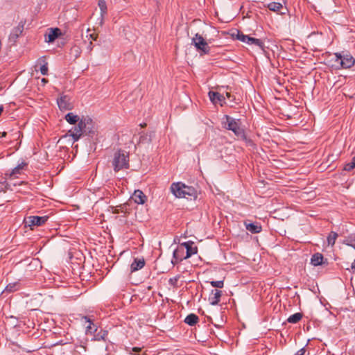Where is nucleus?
Returning <instances> with one entry per match:
<instances>
[{"label":"nucleus","instance_id":"obj_11","mask_svg":"<svg viewBox=\"0 0 355 355\" xmlns=\"http://www.w3.org/2000/svg\"><path fill=\"white\" fill-rule=\"evenodd\" d=\"M184 248L180 245L178 246V248L173 252V258L171 261L172 263L175 265L181 261L182 259H184Z\"/></svg>","mask_w":355,"mask_h":355},{"label":"nucleus","instance_id":"obj_18","mask_svg":"<svg viewBox=\"0 0 355 355\" xmlns=\"http://www.w3.org/2000/svg\"><path fill=\"white\" fill-rule=\"evenodd\" d=\"M323 256L320 253L314 254L311 259V263L315 266H320L322 263Z\"/></svg>","mask_w":355,"mask_h":355},{"label":"nucleus","instance_id":"obj_23","mask_svg":"<svg viewBox=\"0 0 355 355\" xmlns=\"http://www.w3.org/2000/svg\"><path fill=\"white\" fill-rule=\"evenodd\" d=\"M282 4L279 2H271L268 4L267 8L274 12H279L280 10L282 8Z\"/></svg>","mask_w":355,"mask_h":355},{"label":"nucleus","instance_id":"obj_24","mask_svg":"<svg viewBox=\"0 0 355 355\" xmlns=\"http://www.w3.org/2000/svg\"><path fill=\"white\" fill-rule=\"evenodd\" d=\"M26 164L25 163L19 164L17 166L12 169V172L10 174V178L17 177V175L21 174V170Z\"/></svg>","mask_w":355,"mask_h":355},{"label":"nucleus","instance_id":"obj_38","mask_svg":"<svg viewBox=\"0 0 355 355\" xmlns=\"http://www.w3.org/2000/svg\"><path fill=\"white\" fill-rule=\"evenodd\" d=\"M92 49H93V44H92V41H90L89 43V45L87 46V49L89 50V54L91 53L92 51Z\"/></svg>","mask_w":355,"mask_h":355},{"label":"nucleus","instance_id":"obj_28","mask_svg":"<svg viewBox=\"0 0 355 355\" xmlns=\"http://www.w3.org/2000/svg\"><path fill=\"white\" fill-rule=\"evenodd\" d=\"M355 168V156L352 158V161L345 164L344 169L350 171Z\"/></svg>","mask_w":355,"mask_h":355},{"label":"nucleus","instance_id":"obj_14","mask_svg":"<svg viewBox=\"0 0 355 355\" xmlns=\"http://www.w3.org/2000/svg\"><path fill=\"white\" fill-rule=\"evenodd\" d=\"M222 295V291L219 290H213L211 293V295L209 297V302L211 305H217L218 304L220 297Z\"/></svg>","mask_w":355,"mask_h":355},{"label":"nucleus","instance_id":"obj_15","mask_svg":"<svg viewBox=\"0 0 355 355\" xmlns=\"http://www.w3.org/2000/svg\"><path fill=\"white\" fill-rule=\"evenodd\" d=\"M60 34L59 28L51 29L48 34L46 35L45 41L47 42H53Z\"/></svg>","mask_w":355,"mask_h":355},{"label":"nucleus","instance_id":"obj_10","mask_svg":"<svg viewBox=\"0 0 355 355\" xmlns=\"http://www.w3.org/2000/svg\"><path fill=\"white\" fill-rule=\"evenodd\" d=\"M209 96L211 101L214 104L220 103L223 105L225 103V96L218 92H209Z\"/></svg>","mask_w":355,"mask_h":355},{"label":"nucleus","instance_id":"obj_30","mask_svg":"<svg viewBox=\"0 0 355 355\" xmlns=\"http://www.w3.org/2000/svg\"><path fill=\"white\" fill-rule=\"evenodd\" d=\"M18 284L17 283H13V284H9L6 287V291L8 292H13L15 291H17L18 289Z\"/></svg>","mask_w":355,"mask_h":355},{"label":"nucleus","instance_id":"obj_41","mask_svg":"<svg viewBox=\"0 0 355 355\" xmlns=\"http://www.w3.org/2000/svg\"><path fill=\"white\" fill-rule=\"evenodd\" d=\"M352 269L353 270V271L355 272V260L353 261V263H352Z\"/></svg>","mask_w":355,"mask_h":355},{"label":"nucleus","instance_id":"obj_25","mask_svg":"<svg viewBox=\"0 0 355 355\" xmlns=\"http://www.w3.org/2000/svg\"><path fill=\"white\" fill-rule=\"evenodd\" d=\"M302 318V314L301 313H296L295 314L291 315L288 319L287 321L289 323H297Z\"/></svg>","mask_w":355,"mask_h":355},{"label":"nucleus","instance_id":"obj_26","mask_svg":"<svg viewBox=\"0 0 355 355\" xmlns=\"http://www.w3.org/2000/svg\"><path fill=\"white\" fill-rule=\"evenodd\" d=\"M337 237L338 234L334 232H331L327 237L328 244L333 246L335 244Z\"/></svg>","mask_w":355,"mask_h":355},{"label":"nucleus","instance_id":"obj_3","mask_svg":"<svg viewBox=\"0 0 355 355\" xmlns=\"http://www.w3.org/2000/svg\"><path fill=\"white\" fill-rule=\"evenodd\" d=\"M223 127L232 131L238 137H243L244 130L241 127V122L239 119H235L228 115H225L223 119Z\"/></svg>","mask_w":355,"mask_h":355},{"label":"nucleus","instance_id":"obj_13","mask_svg":"<svg viewBox=\"0 0 355 355\" xmlns=\"http://www.w3.org/2000/svg\"><path fill=\"white\" fill-rule=\"evenodd\" d=\"M132 199L137 203V204H144L146 200V196L145 194L140 190H137L134 192Z\"/></svg>","mask_w":355,"mask_h":355},{"label":"nucleus","instance_id":"obj_43","mask_svg":"<svg viewBox=\"0 0 355 355\" xmlns=\"http://www.w3.org/2000/svg\"><path fill=\"white\" fill-rule=\"evenodd\" d=\"M47 82H48V80L46 78L42 79V83H43V85H45Z\"/></svg>","mask_w":355,"mask_h":355},{"label":"nucleus","instance_id":"obj_35","mask_svg":"<svg viewBox=\"0 0 355 355\" xmlns=\"http://www.w3.org/2000/svg\"><path fill=\"white\" fill-rule=\"evenodd\" d=\"M127 351L129 352V354H134L140 352L141 351V348L135 347L130 349H127Z\"/></svg>","mask_w":355,"mask_h":355},{"label":"nucleus","instance_id":"obj_39","mask_svg":"<svg viewBox=\"0 0 355 355\" xmlns=\"http://www.w3.org/2000/svg\"><path fill=\"white\" fill-rule=\"evenodd\" d=\"M107 333L106 331H103V335H101L100 338H98V340L102 339L105 340V336H107Z\"/></svg>","mask_w":355,"mask_h":355},{"label":"nucleus","instance_id":"obj_6","mask_svg":"<svg viewBox=\"0 0 355 355\" xmlns=\"http://www.w3.org/2000/svg\"><path fill=\"white\" fill-rule=\"evenodd\" d=\"M49 217L45 216H31L25 219L26 225L33 229L35 226H40L46 223L48 220Z\"/></svg>","mask_w":355,"mask_h":355},{"label":"nucleus","instance_id":"obj_1","mask_svg":"<svg viewBox=\"0 0 355 355\" xmlns=\"http://www.w3.org/2000/svg\"><path fill=\"white\" fill-rule=\"evenodd\" d=\"M84 132L88 134L94 132V122L88 116H83L78 122L77 125L69 130L68 135L72 137L73 141H77Z\"/></svg>","mask_w":355,"mask_h":355},{"label":"nucleus","instance_id":"obj_44","mask_svg":"<svg viewBox=\"0 0 355 355\" xmlns=\"http://www.w3.org/2000/svg\"><path fill=\"white\" fill-rule=\"evenodd\" d=\"M3 110V106H0V115L1 114Z\"/></svg>","mask_w":355,"mask_h":355},{"label":"nucleus","instance_id":"obj_8","mask_svg":"<svg viewBox=\"0 0 355 355\" xmlns=\"http://www.w3.org/2000/svg\"><path fill=\"white\" fill-rule=\"evenodd\" d=\"M180 246L184 248V250H186V255L184 259H188L198 252V248L192 241L184 242L180 244Z\"/></svg>","mask_w":355,"mask_h":355},{"label":"nucleus","instance_id":"obj_32","mask_svg":"<svg viewBox=\"0 0 355 355\" xmlns=\"http://www.w3.org/2000/svg\"><path fill=\"white\" fill-rule=\"evenodd\" d=\"M210 284L215 288H222L224 286L223 281H211Z\"/></svg>","mask_w":355,"mask_h":355},{"label":"nucleus","instance_id":"obj_2","mask_svg":"<svg viewBox=\"0 0 355 355\" xmlns=\"http://www.w3.org/2000/svg\"><path fill=\"white\" fill-rule=\"evenodd\" d=\"M171 191L177 198H196L197 191L193 187L187 186L182 182L173 183Z\"/></svg>","mask_w":355,"mask_h":355},{"label":"nucleus","instance_id":"obj_21","mask_svg":"<svg viewBox=\"0 0 355 355\" xmlns=\"http://www.w3.org/2000/svg\"><path fill=\"white\" fill-rule=\"evenodd\" d=\"M198 321V317L193 313L188 315L184 319V322L190 326L196 324Z\"/></svg>","mask_w":355,"mask_h":355},{"label":"nucleus","instance_id":"obj_4","mask_svg":"<svg viewBox=\"0 0 355 355\" xmlns=\"http://www.w3.org/2000/svg\"><path fill=\"white\" fill-rule=\"evenodd\" d=\"M115 172L129 168V156L122 150H119L114 154L112 162Z\"/></svg>","mask_w":355,"mask_h":355},{"label":"nucleus","instance_id":"obj_40","mask_svg":"<svg viewBox=\"0 0 355 355\" xmlns=\"http://www.w3.org/2000/svg\"><path fill=\"white\" fill-rule=\"evenodd\" d=\"M89 37L90 39H92L91 41L96 40V37H97L96 35H95L94 34H92V33L89 35Z\"/></svg>","mask_w":355,"mask_h":355},{"label":"nucleus","instance_id":"obj_7","mask_svg":"<svg viewBox=\"0 0 355 355\" xmlns=\"http://www.w3.org/2000/svg\"><path fill=\"white\" fill-rule=\"evenodd\" d=\"M340 60V69H348L355 64L354 58L349 53H341V57L338 58Z\"/></svg>","mask_w":355,"mask_h":355},{"label":"nucleus","instance_id":"obj_33","mask_svg":"<svg viewBox=\"0 0 355 355\" xmlns=\"http://www.w3.org/2000/svg\"><path fill=\"white\" fill-rule=\"evenodd\" d=\"M248 37H249L248 35H245L241 33H238V34H237V39L243 42L246 43V44L248 42Z\"/></svg>","mask_w":355,"mask_h":355},{"label":"nucleus","instance_id":"obj_5","mask_svg":"<svg viewBox=\"0 0 355 355\" xmlns=\"http://www.w3.org/2000/svg\"><path fill=\"white\" fill-rule=\"evenodd\" d=\"M212 39L206 40L201 35L196 33L192 38V44L194 45L200 55L209 54L210 52V47L209 44L212 42Z\"/></svg>","mask_w":355,"mask_h":355},{"label":"nucleus","instance_id":"obj_42","mask_svg":"<svg viewBox=\"0 0 355 355\" xmlns=\"http://www.w3.org/2000/svg\"><path fill=\"white\" fill-rule=\"evenodd\" d=\"M225 95H226V97H227V98H229V99H230V98H231V96H231V94H230V92H226V93H225Z\"/></svg>","mask_w":355,"mask_h":355},{"label":"nucleus","instance_id":"obj_34","mask_svg":"<svg viewBox=\"0 0 355 355\" xmlns=\"http://www.w3.org/2000/svg\"><path fill=\"white\" fill-rule=\"evenodd\" d=\"M40 72L42 75H46L48 73V64L45 62L40 67Z\"/></svg>","mask_w":355,"mask_h":355},{"label":"nucleus","instance_id":"obj_27","mask_svg":"<svg viewBox=\"0 0 355 355\" xmlns=\"http://www.w3.org/2000/svg\"><path fill=\"white\" fill-rule=\"evenodd\" d=\"M98 6L101 10V15L103 16L107 12V6L105 1L103 0H100L98 1Z\"/></svg>","mask_w":355,"mask_h":355},{"label":"nucleus","instance_id":"obj_9","mask_svg":"<svg viewBox=\"0 0 355 355\" xmlns=\"http://www.w3.org/2000/svg\"><path fill=\"white\" fill-rule=\"evenodd\" d=\"M57 103L60 110H70L73 108L71 99L67 96H61L58 99Z\"/></svg>","mask_w":355,"mask_h":355},{"label":"nucleus","instance_id":"obj_16","mask_svg":"<svg viewBox=\"0 0 355 355\" xmlns=\"http://www.w3.org/2000/svg\"><path fill=\"white\" fill-rule=\"evenodd\" d=\"M145 266V261L144 259H135L130 265V270L132 272L141 269Z\"/></svg>","mask_w":355,"mask_h":355},{"label":"nucleus","instance_id":"obj_31","mask_svg":"<svg viewBox=\"0 0 355 355\" xmlns=\"http://www.w3.org/2000/svg\"><path fill=\"white\" fill-rule=\"evenodd\" d=\"M80 53H81L80 49L77 46H73L71 49V53L73 54L76 58H77L80 56Z\"/></svg>","mask_w":355,"mask_h":355},{"label":"nucleus","instance_id":"obj_19","mask_svg":"<svg viewBox=\"0 0 355 355\" xmlns=\"http://www.w3.org/2000/svg\"><path fill=\"white\" fill-rule=\"evenodd\" d=\"M23 29V26H18L17 27L15 28L12 32L10 33V40L15 41L16 39L19 37V35L21 34Z\"/></svg>","mask_w":355,"mask_h":355},{"label":"nucleus","instance_id":"obj_45","mask_svg":"<svg viewBox=\"0 0 355 355\" xmlns=\"http://www.w3.org/2000/svg\"><path fill=\"white\" fill-rule=\"evenodd\" d=\"M6 134H7V133H6V132H3L1 133V137H6Z\"/></svg>","mask_w":355,"mask_h":355},{"label":"nucleus","instance_id":"obj_12","mask_svg":"<svg viewBox=\"0 0 355 355\" xmlns=\"http://www.w3.org/2000/svg\"><path fill=\"white\" fill-rule=\"evenodd\" d=\"M244 225L246 230L252 234L259 233L262 230L261 225L258 223H248L245 221L244 222Z\"/></svg>","mask_w":355,"mask_h":355},{"label":"nucleus","instance_id":"obj_20","mask_svg":"<svg viewBox=\"0 0 355 355\" xmlns=\"http://www.w3.org/2000/svg\"><path fill=\"white\" fill-rule=\"evenodd\" d=\"M338 57H341L340 53H336L333 55V57L331 58L330 62H332L331 67L335 69H340V60H338Z\"/></svg>","mask_w":355,"mask_h":355},{"label":"nucleus","instance_id":"obj_22","mask_svg":"<svg viewBox=\"0 0 355 355\" xmlns=\"http://www.w3.org/2000/svg\"><path fill=\"white\" fill-rule=\"evenodd\" d=\"M247 44L250 45H254L259 47L261 49H263V43L259 39L251 37L249 36Z\"/></svg>","mask_w":355,"mask_h":355},{"label":"nucleus","instance_id":"obj_29","mask_svg":"<svg viewBox=\"0 0 355 355\" xmlns=\"http://www.w3.org/2000/svg\"><path fill=\"white\" fill-rule=\"evenodd\" d=\"M83 319L85 320V322L88 323V325L86 327V333L87 334L92 333V325H93L92 322L87 316L83 317Z\"/></svg>","mask_w":355,"mask_h":355},{"label":"nucleus","instance_id":"obj_36","mask_svg":"<svg viewBox=\"0 0 355 355\" xmlns=\"http://www.w3.org/2000/svg\"><path fill=\"white\" fill-rule=\"evenodd\" d=\"M178 280V277L171 278L169 279V283L173 286H175Z\"/></svg>","mask_w":355,"mask_h":355},{"label":"nucleus","instance_id":"obj_17","mask_svg":"<svg viewBox=\"0 0 355 355\" xmlns=\"http://www.w3.org/2000/svg\"><path fill=\"white\" fill-rule=\"evenodd\" d=\"M64 119L69 123L73 125H76V123L79 122V121L80 120V117L78 115L72 112L67 114L64 116Z\"/></svg>","mask_w":355,"mask_h":355},{"label":"nucleus","instance_id":"obj_37","mask_svg":"<svg viewBox=\"0 0 355 355\" xmlns=\"http://www.w3.org/2000/svg\"><path fill=\"white\" fill-rule=\"evenodd\" d=\"M305 352H306V349H305V348H304V347H303V348H302V349H299V350L295 353V355H304Z\"/></svg>","mask_w":355,"mask_h":355}]
</instances>
